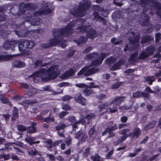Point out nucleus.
I'll list each match as a JSON object with an SVG mask.
<instances>
[{"instance_id": "obj_1", "label": "nucleus", "mask_w": 161, "mask_h": 161, "mask_svg": "<svg viewBox=\"0 0 161 161\" xmlns=\"http://www.w3.org/2000/svg\"><path fill=\"white\" fill-rule=\"evenodd\" d=\"M75 21L70 22L64 28L60 29H54L53 31V35L54 37L49 40V42L41 44V47L44 48H47L57 45H61L63 48L66 47L64 42L66 40H64L63 38L68 36L69 34L72 33L73 30L72 28L75 25Z\"/></svg>"}, {"instance_id": "obj_2", "label": "nucleus", "mask_w": 161, "mask_h": 161, "mask_svg": "<svg viewBox=\"0 0 161 161\" xmlns=\"http://www.w3.org/2000/svg\"><path fill=\"white\" fill-rule=\"evenodd\" d=\"M106 54L103 53L101 54L100 57L97 53H90L86 55L85 57V59L87 60L94 59L91 65L84 67L78 73V75L80 76L84 75L89 76L94 74L98 71V69L96 67H92V65L97 66L102 64L103 60L105 58Z\"/></svg>"}, {"instance_id": "obj_3", "label": "nucleus", "mask_w": 161, "mask_h": 161, "mask_svg": "<svg viewBox=\"0 0 161 161\" xmlns=\"http://www.w3.org/2000/svg\"><path fill=\"white\" fill-rule=\"evenodd\" d=\"M58 66L55 65L52 66L47 69H42L38 71L33 73L35 77H37L44 81L54 79L58 76Z\"/></svg>"}, {"instance_id": "obj_4", "label": "nucleus", "mask_w": 161, "mask_h": 161, "mask_svg": "<svg viewBox=\"0 0 161 161\" xmlns=\"http://www.w3.org/2000/svg\"><path fill=\"white\" fill-rule=\"evenodd\" d=\"M91 5L90 1L86 0L83 1L80 3L78 6L71 9L70 13L76 17H83L85 15L86 10L90 8Z\"/></svg>"}, {"instance_id": "obj_5", "label": "nucleus", "mask_w": 161, "mask_h": 161, "mask_svg": "<svg viewBox=\"0 0 161 161\" xmlns=\"http://www.w3.org/2000/svg\"><path fill=\"white\" fill-rule=\"evenodd\" d=\"M130 130L128 129H124L121 130L119 132V133L123 135L117 141L114 142L115 145H117L118 144L122 143L124 140L126 139V138L129 136L132 137L136 138L140 136L141 134V130L138 127H136L134 128L132 132L130 133Z\"/></svg>"}, {"instance_id": "obj_6", "label": "nucleus", "mask_w": 161, "mask_h": 161, "mask_svg": "<svg viewBox=\"0 0 161 161\" xmlns=\"http://www.w3.org/2000/svg\"><path fill=\"white\" fill-rule=\"evenodd\" d=\"M128 36L129 37V40L130 44L126 45L124 48V51L125 52L128 50H133L135 49L138 46V43L140 37L139 36H137L136 37L134 36L135 34L132 31L127 33Z\"/></svg>"}, {"instance_id": "obj_7", "label": "nucleus", "mask_w": 161, "mask_h": 161, "mask_svg": "<svg viewBox=\"0 0 161 161\" xmlns=\"http://www.w3.org/2000/svg\"><path fill=\"white\" fill-rule=\"evenodd\" d=\"M51 10L49 8H47L44 10H43L39 12H35L33 16L30 15L27 16L26 19L25 20L27 22L29 21L31 25H38L40 24L41 21L37 20L36 18L38 16L41 15L43 14H48L51 13Z\"/></svg>"}, {"instance_id": "obj_8", "label": "nucleus", "mask_w": 161, "mask_h": 161, "mask_svg": "<svg viewBox=\"0 0 161 161\" xmlns=\"http://www.w3.org/2000/svg\"><path fill=\"white\" fill-rule=\"evenodd\" d=\"M35 45L34 42L31 40H25L19 44L18 47L20 52L23 55H26L27 53L28 48L33 47Z\"/></svg>"}, {"instance_id": "obj_9", "label": "nucleus", "mask_w": 161, "mask_h": 161, "mask_svg": "<svg viewBox=\"0 0 161 161\" xmlns=\"http://www.w3.org/2000/svg\"><path fill=\"white\" fill-rule=\"evenodd\" d=\"M126 98L125 96H118L115 97L112 100V101L109 104L110 106H112V105L114 104L117 106H119L121 103L124 102V100Z\"/></svg>"}, {"instance_id": "obj_10", "label": "nucleus", "mask_w": 161, "mask_h": 161, "mask_svg": "<svg viewBox=\"0 0 161 161\" xmlns=\"http://www.w3.org/2000/svg\"><path fill=\"white\" fill-rule=\"evenodd\" d=\"M153 0H141L138 3L144 7L143 12L145 13L148 9H151V4L153 3Z\"/></svg>"}, {"instance_id": "obj_11", "label": "nucleus", "mask_w": 161, "mask_h": 161, "mask_svg": "<svg viewBox=\"0 0 161 161\" xmlns=\"http://www.w3.org/2000/svg\"><path fill=\"white\" fill-rule=\"evenodd\" d=\"M17 26V25H13L12 26V27L14 28H16ZM21 28V27H17L14 30L15 33L17 35L20 37H23L26 36L27 35L28 32H29L26 29L24 30L22 29L20 30V29Z\"/></svg>"}, {"instance_id": "obj_12", "label": "nucleus", "mask_w": 161, "mask_h": 161, "mask_svg": "<svg viewBox=\"0 0 161 161\" xmlns=\"http://www.w3.org/2000/svg\"><path fill=\"white\" fill-rule=\"evenodd\" d=\"M75 138L77 139H80L82 142H85L87 138L86 134L85 133H83L81 130H80L78 132L75 133Z\"/></svg>"}, {"instance_id": "obj_13", "label": "nucleus", "mask_w": 161, "mask_h": 161, "mask_svg": "<svg viewBox=\"0 0 161 161\" xmlns=\"http://www.w3.org/2000/svg\"><path fill=\"white\" fill-rule=\"evenodd\" d=\"M75 101L77 103H80L83 105H85L86 104V99L83 97L80 93H78L76 94L75 96Z\"/></svg>"}, {"instance_id": "obj_14", "label": "nucleus", "mask_w": 161, "mask_h": 161, "mask_svg": "<svg viewBox=\"0 0 161 161\" xmlns=\"http://www.w3.org/2000/svg\"><path fill=\"white\" fill-rule=\"evenodd\" d=\"M89 27V25L86 26L83 25H80L76 28V32L78 34H82L86 32V31L88 29Z\"/></svg>"}, {"instance_id": "obj_15", "label": "nucleus", "mask_w": 161, "mask_h": 161, "mask_svg": "<svg viewBox=\"0 0 161 161\" xmlns=\"http://www.w3.org/2000/svg\"><path fill=\"white\" fill-rule=\"evenodd\" d=\"M97 33L96 31L92 29H90L87 32L86 36L87 37L90 39H93L96 37Z\"/></svg>"}, {"instance_id": "obj_16", "label": "nucleus", "mask_w": 161, "mask_h": 161, "mask_svg": "<svg viewBox=\"0 0 161 161\" xmlns=\"http://www.w3.org/2000/svg\"><path fill=\"white\" fill-rule=\"evenodd\" d=\"M19 54H14L12 55H0V61H8L13 57H15L19 56Z\"/></svg>"}, {"instance_id": "obj_17", "label": "nucleus", "mask_w": 161, "mask_h": 161, "mask_svg": "<svg viewBox=\"0 0 161 161\" xmlns=\"http://www.w3.org/2000/svg\"><path fill=\"white\" fill-rule=\"evenodd\" d=\"M156 123L157 122L155 120H153L151 122H149L144 127V130L148 131L149 129L153 128L154 127Z\"/></svg>"}, {"instance_id": "obj_18", "label": "nucleus", "mask_w": 161, "mask_h": 161, "mask_svg": "<svg viewBox=\"0 0 161 161\" xmlns=\"http://www.w3.org/2000/svg\"><path fill=\"white\" fill-rule=\"evenodd\" d=\"M125 62L124 60H119L117 63L113 65L110 67L111 69L115 70L119 69L120 66L124 64Z\"/></svg>"}, {"instance_id": "obj_19", "label": "nucleus", "mask_w": 161, "mask_h": 161, "mask_svg": "<svg viewBox=\"0 0 161 161\" xmlns=\"http://www.w3.org/2000/svg\"><path fill=\"white\" fill-rule=\"evenodd\" d=\"M29 7V5L23 3H21L19 5V10L20 14L24 13L25 10L28 9Z\"/></svg>"}, {"instance_id": "obj_20", "label": "nucleus", "mask_w": 161, "mask_h": 161, "mask_svg": "<svg viewBox=\"0 0 161 161\" xmlns=\"http://www.w3.org/2000/svg\"><path fill=\"white\" fill-rule=\"evenodd\" d=\"M94 16V19L97 21H101L103 24L105 25L106 22L105 20L102 17L99 16L97 12H94L93 14Z\"/></svg>"}, {"instance_id": "obj_21", "label": "nucleus", "mask_w": 161, "mask_h": 161, "mask_svg": "<svg viewBox=\"0 0 161 161\" xmlns=\"http://www.w3.org/2000/svg\"><path fill=\"white\" fill-rule=\"evenodd\" d=\"M12 65L13 67L20 68L24 67L25 64L21 61L17 60L13 62Z\"/></svg>"}, {"instance_id": "obj_22", "label": "nucleus", "mask_w": 161, "mask_h": 161, "mask_svg": "<svg viewBox=\"0 0 161 161\" xmlns=\"http://www.w3.org/2000/svg\"><path fill=\"white\" fill-rule=\"evenodd\" d=\"M75 73V72L74 70L70 69L68 71H66L64 74L61 76V78L62 79L66 78L74 75Z\"/></svg>"}, {"instance_id": "obj_23", "label": "nucleus", "mask_w": 161, "mask_h": 161, "mask_svg": "<svg viewBox=\"0 0 161 161\" xmlns=\"http://www.w3.org/2000/svg\"><path fill=\"white\" fill-rule=\"evenodd\" d=\"M144 18L140 21V23L142 25H149V18L147 15L144 14Z\"/></svg>"}, {"instance_id": "obj_24", "label": "nucleus", "mask_w": 161, "mask_h": 161, "mask_svg": "<svg viewBox=\"0 0 161 161\" xmlns=\"http://www.w3.org/2000/svg\"><path fill=\"white\" fill-rule=\"evenodd\" d=\"M27 152L31 156H33L36 154L40 155L39 154V153L37 151L35 148H28V147L27 148Z\"/></svg>"}, {"instance_id": "obj_25", "label": "nucleus", "mask_w": 161, "mask_h": 161, "mask_svg": "<svg viewBox=\"0 0 161 161\" xmlns=\"http://www.w3.org/2000/svg\"><path fill=\"white\" fill-rule=\"evenodd\" d=\"M87 40V38L85 37L81 36L78 40H75L74 42H76L79 45H81L84 43H85Z\"/></svg>"}, {"instance_id": "obj_26", "label": "nucleus", "mask_w": 161, "mask_h": 161, "mask_svg": "<svg viewBox=\"0 0 161 161\" xmlns=\"http://www.w3.org/2000/svg\"><path fill=\"white\" fill-rule=\"evenodd\" d=\"M137 55L138 53L136 52L131 55L130 58L129 60L130 63L132 64L136 62L138 59H139L137 57Z\"/></svg>"}, {"instance_id": "obj_27", "label": "nucleus", "mask_w": 161, "mask_h": 161, "mask_svg": "<svg viewBox=\"0 0 161 161\" xmlns=\"http://www.w3.org/2000/svg\"><path fill=\"white\" fill-rule=\"evenodd\" d=\"M108 106V104L106 102L101 103L98 105V107L100 111L105 110Z\"/></svg>"}, {"instance_id": "obj_28", "label": "nucleus", "mask_w": 161, "mask_h": 161, "mask_svg": "<svg viewBox=\"0 0 161 161\" xmlns=\"http://www.w3.org/2000/svg\"><path fill=\"white\" fill-rule=\"evenodd\" d=\"M145 80L148 82L150 85H152L153 81L156 80V78H155L154 76H147L144 77Z\"/></svg>"}, {"instance_id": "obj_29", "label": "nucleus", "mask_w": 161, "mask_h": 161, "mask_svg": "<svg viewBox=\"0 0 161 161\" xmlns=\"http://www.w3.org/2000/svg\"><path fill=\"white\" fill-rule=\"evenodd\" d=\"M18 109L14 107V110L12 111V120L14 121L16 119V118L18 116Z\"/></svg>"}, {"instance_id": "obj_30", "label": "nucleus", "mask_w": 161, "mask_h": 161, "mask_svg": "<svg viewBox=\"0 0 161 161\" xmlns=\"http://www.w3.org/2000/svg\"><path fill=\"white\" fill-rule=\"evenodd\" d=\"M67 127V125L62 122L59 123L58 125L55 127V129L57 130H63Z\"/></svg>"}, {"instance_id": "obj_31", "label": "nucleus", "mask_w": 161, "mask_h": 161, "mask_svg": "<svg viewBox=\"0 0 161 161\" xmlns=\"http://www.w3.org/2000/svg\"><path fill=\"white\" fill-rule=\"evenodd\" d=\"M36 92V90L34 87L31 86L28 91L27 92V94L28 95L31 96Z\"/></svg>"}, {"instance_id": "obj_32", "label": "nucleus", "mask_w": 161, "mask_h": 161, "mask_svg": "<svg viewBox=\"0 0 161 161\" xmlns=\"http://www.w3.org/2000/svg\"><path fill=\"white\" fill-rule=\"evenodd\" d=\"M153 39L151 36H146L142 38L141 42L143 44L147 42L152 41Z\"/></svg>"}, {"instance_id": "obj_33", "label": "nucleus", "mask_w": 161, "mask_h": 161, "mask_svg": "<svg viewBox=\"0 0 161 161\" xmlns=\"http://www.w3.org/2000/svg\"><path fill=\"white\" fill-rule=\"evenodd\" d=\"M43 121L47 122L48 123H50L51 122H53L54 121V119L53 117H48L47 118H43L42 119Z\"/></svg>"}, {"instance_id": "obj_34", "label": "nucleus", "mask_w": 161, "mask_h": 161, "mask_svg": "<svg viewBox=\"0 0 161 161\" xmlns=\"http://www.w3.org/2000/svg\"><path fill=\"white\" fill-rule=\"evenodd\" d=\"M27 132L31 133H34L37 132V130L35 126H30L26 129Z\"/></svg>"}, {"instance_id": "obj_35", "label": "nucleus", "mask_w": 161, "mask_h": 161, "mask_svg": "<svg viewBox=\"0 0 161 161\" xmlns=\"http://www.w3.org/2000/svg\"><path fill=\"white\" fill-rule=\"evenodd\" d=\"M83 91L84 93L86 96H89L92 92V90L90 87H87Z\"/></svg>"}, {"instance_id": "obj_36", "label": "nucleus", "mask_w": 161, "mask_h": 161, "mask_svg": "<svg viewBox=\"0 0 161 161\" xmlns=\"http://www.w3.org/2000/svg\"><path fill=\"white\" fill-rule=\"evenodd\" d=\"M37 103L36 100H25L22 103H20L19 104L23 105L24 103L25 104H33L36 103Z\"/></svg>"}, {"instance_id": "obj_37", "label": "nucleus", "mask_w": 161, "mask_h": 161, "mask_svg": "<svg viewBox=\"0 0 161 161\" xmlns=\"http://www.w3.org/2000/svg\"><path fill=\"white\" fill-rule=\"evenodd\" d=\"M35 137L28 136H27V137L25 138V140L29 143L30 145H32V143Z\"/></svg>"}, {"instance_id": "obj_38", "label": "nucleus", "mask_w": 161, "mask_h": 161, "mask_svg": "<svg viewBox=\"0 0 161 161\" xmlns=\"http://www.w3.org/2000/svg\"><path fill=\"white\" fill-rule=\"evenodd\" d=\"M12 42H6L4 43L3 45V48L5 49H8L10 48L12 49L13 45L12 44Z\"/></svg>"}, {"instance_id": "obj_39", "label": "nucleus", "mask_w": 161, "mask_h": 161, "mask_svg": "<svg viewBox=\"0 0 161 161\" xmlns=\"http://www.w3.org/2000/svg\"><path fill=\"white\" fill-rule=\"evenodd\" d=\"M106 63L108 65H110L111 64L115 62L116 61V59L115 58L111 57L106 59Z\"/></svg>"}, {"instance_id": "obj_40", "label": "nucleus", "mask_w": 161, "mask_h": 161, "mask_svg": "<svg viewBox=\"0 0 161 161\" xmlns=\"http://www.w3.org/2000/svg\"><path fill=\"white\" fill-rule=\"evenodd\" d=\"M155 51V48L154 46H151L149 47L147 50V52L148 55H152Z\"/></svg>"}, {"instance_id": "obj_41", "label": "nucleus", "mask_w": 161, "mask_h": 161, "mask_svg": "<svg viewBox=\"0 0 161 161\" xmlns=\"http://www.w3.org/2000/svg\"><path fill=\"white\" fill-rule=\"evenodd\" d=\"M95 10L98 11V12L103 16H105V15L104 14V12L103 9L99 6H96V7Z\"/></svg>"}, {"instance_id": "obj_42", "label": "nucleus", "mask_w": 161, "mask_h": 161, "mask_svg": "<svg viewBox=\"0 0 161 161\" xmlns=\"http://www.w3.org/2000/svg\"><path fill=\"white\" fill-rule=\"evenodd\" d=\"M36 67L45 66L46 65V64H44L42 63V60H37L35 63Z\"/></svg>"}, {"instance_id": "obj_43", "label": "nucleus", "mask_w": 161, "mask_h": 161, "mask_svg": "<svg viewBox=\"0 0 161 161\" xmlns=\"http://www.w3.org/2000/svg\"><path fill=\"white\" fill-rule=\"evenodd\" d=\"M130 102L131 104L129 106H128L127 105H124L122 106H120L119 107V108L122 110H128L130 109L132 107L133 104L132 101H131Z\"/></svg>"}, {"instance_id": "obj_44", "label": "nucleus", "mask_w": 161, "mask_h": 161, "mask_svg": "<svg viewBox=\"0 0 161 161\" xmlns=\"http://www.w3.org/2000/svg\"><path fill=\"white\" fill-rule=\"evenodd\" d=\"M122 82H118L111 85L110 86V88L111 89L118 88L120 86L122 85Z\"/></svg>"}, {"instance_id": "obj_45", "label": "nucleus", "mask_w": 161, "mask_h": 161, "mask_svg": "<svg viewBox=\"0 0 161 161\" xmlns=\"http://www.w3.org/2000/svg\"><path fill=\"white\" fill-rule=\"evenodd\" d=\"M149 55L147 53L145 52H143L140 54L138 59H144L148 57Z\"/></svg>"}, {"instance_id": "obj_46", "label": "nucleus", "mask_w": 161, "mask_h": 161, "mask_svg": "<svg viewBox=\"0 0 161 161\" xmlns=\"http://www.w3.org/2000/svg\"><path fill=\"white\" fill-rule=\"evenodd\" d=\"M66 119L72 124L74 123L76 121L75 117L72 115L68 117Z\"/></svg>"}, {"instance_id": "obj_47", "label": "nucleus", "mask_w": 161, "mask_h": 161, "mask_svg": "<svg viewBox=\"0 0 161 161\" xmlns=\"http://www.w3.org/2000/svg\"><path fill=\"white\" fill-rule=\"evenodd\" d=\"M100 157L97 154H96L95 155L92 156L91 158L93 161H100Z\"/></svg>"}, {"instance_id": "obj_48", "label": "nucleus", "mask_w": 161, "mask_h": 161, "mask_svg": "<svg viewBox=\"0 0 161 161\" xmlns=\"http://www.w3.org/2000/svg\"><path fill=\"white\" fill-rule=\"evenodd\" d=\"M69 114V112H68L63 111L58 114V116L60 118L62 119Z\"/></svg>"}, {"instance_id": "obj_49", "label": "nucleus", "mask_w": 161, "mask_h": 161, "mask_svg": "<svg viewBox=\"0 0 161 161\" xmlns=\"http://www.w3.org/2000/svg\"><path fill=\"white\" fill-rule=\"evenodd\" d=\"M161 57V55L160 54L158 53L155 54L154 55V58H158L153 60V62L157 63L159 62Z\"/></svg>"}, {"instance_id": "obj_50", "label": "nucleus", "mask_w": 161, "mask_h": 161, "mask_svg": "<svg viewBox=\"0 0 161 161\" xmlns=\"http://www.w3.org/2000/svg\"><path fill=\"white\" fill-rule=\"evenodd\" d=\"M18 130L21 131H24L26 130V127L23 125H18L17 126Z\"/></svg>"}, {"instance_id": "obj_51", "label": "nucleus", "mask_w": 161, "mask_h": 161, "mask_svg": "<svg viewBox=\"0 0 161 161\" xmlns=\"http://www.w3.org/2000/svg\"><path fill=\"white\" fill-rule=\"evenodd\" d=\"M95 116L93 113H90L87 114L86 116V118L88 120H90L95 118Z\"/></svg>"}, {"instance_id": "obj_52", "label": "nucleus", "mask_w": 161, "mask_h": 161, "mask_svg": "<svg viewBox=\"0 0 161 161\" xmlns=\"http://www.w3.org/2000/svg\"><path fill=\"white\" fill-rule=\"evenodd\" d=\"M62 108L64 110H70L71 109V107L66 104H62Z\"/></svg>"}, {"instance_id": "obj_53", "label": "nucleus", "mask_w": 161, "mask_h": 161, "mask_svg": "<svg viewBox=\"0 0 161 161\" xmlns=\"http://www.w3.org/2000/svg\"><path fill=\"white\" fill-rule=\"evenodd\" d=\"M133 96L134 97L139 98L142 96V92L137 91L133 94Z\"/></svg>"}, {"instance_id": "obj_54", "label": "nucleus", "mask_w": 161, "mask_h": 161, "mask_svg": "<svg viewBox=\"0 0 161 161\" xmlns=\"http://www.w3.org/2000/svg\"><path fill=\"white\" fill-rule=\"evenodd\" d=\"M3 158L4 160H7L10 158V155L9 154H2L0 155V158Z\"/></svg>"}, {"instance_id": "obj_55", "label": "nucleus", "mask_w": 161, "mask_h": 161, "mask_svg": "<svg viewBox=\"0 0 161 161\" xmlns=\"http://www.w3.org/2000/svg\"><path fill=\"white\" fill-rule=\"evenodd\" d=\"M46 155L47 157L49 158L50 160L51 161H55V158L54 155L48 153H46Z\"/></svg>"}, {"instance_id": "obj_56", "label": "nucleus", "mask_w": 161, "mask_h": 161, "mask_svg": "<svg viewBox=\"0 0 161 161\" xmlns=\"http://www.w3.org/2000/svg\"><path fill=\"white\" fill-rule=\"evenodd\" d=\"M97 97L100 100H102L106 97V95L103 93L97 95Z\"/></svg>"}, {"instance_id": "obj_57", "label": "nucleus", "mask_w": 161, "mask_h": 161, "mask_svg": "<svg viewBox=\"0 0 161 161\" xmlns=\"http://www.w3.org/2000/svg\"><path fill=\"white\" fill-rule=\"evenodd\" d=\"M90 149L89 147H88L85 149V151L83 153L85 156L87 157L89 154Z\"/></svg>"}, {"instance_id": "obj_58", "label": "nucleus", "mask_w": 161, "mask_h": 161, "mask_svg": "<svg viewBox=\"0 0 161 161\" xmlns=\"http://www.w3.org/2000/svg\"><path fill=\"white\" fill-rule=\"evenodd\" d=\"M89 87H90L91 88H100V86L98 85H95V83L92 82L90 83Z\"/></svg>"}, {"instance_id": "obj_59", "label": "nucleus", "mask_w": 161, "mask_h": 161, "mask_svg": "<svg viewBox=\"0 0 161 161\" xmlns=\"http://www.w3.org/2000/svg\"><path fill=\"white\" fill-rule=\"evenodd\" d=\"M76 87L80 88H86L87 87V85L84 83L77 84L75 85Z\"/></svg>"}, {"instance_id": "obj_60", "label": "nucleus", "mask_w": 161, "mask_h": 161, "mask_svg": "<svg viewBox=\"0 0 161 161\" xmlns=\"http://www.w3.org/2000/svg\"><path fill=\"white\" fill-rule=\"evenodd\" d=\"M72 98V97L69 95H66L62 98V100L64 101H68Z\"/></svg>"}, {"instance_id": "obj_61", "label": "nucleus", "mask_w": 161, "mask_h": 161, "mask_svg": "<svg viewBox=\"0 0 161 161\" xmlns=\"http://www.w3.org/2000/svg\"><path fill=\"white\" fill-rule=\"evenodd\" d=\"M96 132L95 128L93 127L91 128L89 131V134L90 136H92L94 133Z\"/></svg>"}, {"instance_id": "obj_62", "label": "nucleus", "mask_w": 161, "mask_h": 161, "mask_svg": "<svg viewBox=\"0 0 161 161\" xmlns=\"http://www.w3.org/2000/svg\"><path fill=\"white\" fill-rule=\"evenodd\" d=\"M156 42H158L161 38V34L160 33H156Z\"/></svg>"}, {"instance_id": "obj_63", "label": "nucleus", "mask_w": 161, "mask_h": 161, "mask_svg": "<svg viewBox=\"0 0 161 161\" xmlns=\"http://www.w3.org/2000/svg\"><path fill=\"white\" fill-rule=\"evenodd\" d=\"M72 139L70 137H67L65 140V143L68 145H70L71 143Z\"/></svg>"}, {"instance_id": "obj_64", "label": "nucleus", "mask_w": 161, "mask_h": 161, "mask_svg": "<svg viewBox=\"0 0 161 161\" xmlns=\"http://www.w3.org/2000/svg\"><path fill=\"white\" fill-rule=\"evenodd\" d=\"M0 100L3 103H6L8 102V100L6 98L2 96L0 98Z\"/></svg>"}]
</instances>
